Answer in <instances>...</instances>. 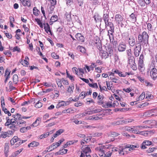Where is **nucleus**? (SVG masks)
Segmentation results:
<instances>
[{
    "label": "nucleus",
    "mask_w": 157,
    "mask_h": 157,
    "mask_svg": "<svg viewBox=\"0 0 157 157\" xmlns=\"http://www.w3.org/2000/svg\"><path fill=\"white\" fill-rule=\"evenodd\" d=\"M149 36L146 31L143 32L141 34L138 35V42L137 43L142 45L143 47L147 46L148 44Z\"/></svg>",
    "instance_id": "nucleus-1"
},
{
    "label": "nucleus",
    "mask_w": 157,
    "mask_h": 157,
    "mask_svg": "<svg viewBox=\"0 0 157 157\" xmlns=\"http://www.w3.org/2000/svg\"><path fill=\"white\" fill-rule=\"evenodd\" d=\"M115 19L118 24L121 27L124 26L123 23L124 21L123 17L121 15L119 14H116L115 16Z\"/></svg>",
    "instance_id": "nucleus-2"
},
{
    "label": "nucleus",
    "mask_w": 157,
    "mask_h": 157,
    "mask_svg": "<svg viewBox=\"0 0 157 157\" xmlns=\"http://www.w3.org/2000/svg\"><path fill=\"white\" fill-rule=\"evenodd\" d=\"M18 140H21V139L17 136H14L10 141L11 145H13L15 143H17L16 144H15L14 147H19L21 144H19V143H20V141H19Z\"/></svg>",
    "instance_id": "nucleus-3"
},
{
    "label": "nucleus",
    "mask_w": 157,
    "mask_h": 157,
    "mask_svg": "<svg viewBox=\"0 0 157 157\" xmlns=\"http://www.w3.org/2000/svg\"><path fill=\"white\" fill-rule=\"evenodd\" d=\"M141 45L137 43H136L135 45V46L133 50V53L134 56L136 57H137L140 55L141 50Z\"/></svg>",
    "instance_id": "nucleus-4"
},
{
    "label": "nucleus",
    "mask_w": 157,
    "mask_h": 157,
    "mask_svg": "<svg viewBox=\"0 0 157 157\" xmlns=\"http://www.w3.org/2000/svg\"><path fill=\"white\" fill-rule=\"evenodd\" d=\"M10 121L11 122V124H14V123L16 124L17 123V125L20 127H22V124H25L26 123L25 121L23 120H21V121H18L15 118L11 119Z\"/></svg>",
    "instance_id": "nucleus-5"
},
{
    "label": "nucleus",
    "mask_w": 157,
    "mask_h": 157,
    "mask_svg": "<svg viewBox=\"0 0 157 157\" xmlns=\"http://www.w3.org/2000/svg\"><path fill=\"white\" fill-rule=\"evenodd\" d=\"M144 58L143 55V54H141L138 63V67L140 69L142 68L144 66Z\"/></svg>",
    "instance_id": "nucleus-6"
},
{
    "label": "nucleus",
    "mask_w": 157,
    "mask_h": 157,
    "mask_svg": "<svg viewBox=\"0 0 157 157\" xmlns=\"http://www.w3.org/2000/svg\"><path fill=\"white\" fill-rule=\"evenodd\" d=\"M151 76L155 80L157 77V69L155 68H153L150 72Z\"/></svg>",
    "instance_id": "nucleus-7"
},
{
    "label": "nucleus",
    "mask_w": 157,
    "mask_h": 157,
    "mask_svg": "<svg viewBox=\"0 0 157 157\" xmlns=\"http://www.w3.org/2000/svg\"><path fill=\"white\" fill-rule=\"evenodd\" d=\"M106 50L110 57H111L113 54V50L111 45L109 44L106 47Z\"/></svg>",
    "instance_id": "nucleus-8"
},
{
    "label": "nucleus",
    "mask_w": 157,
    "mask_h": 157,
    "mask_svg": "<svg viewBox=\"0 0 157 157\" xmlns=\"http://www.w3.org/2000/svg\"><path fill=\"white\" fill-rule=\"evenodd\" d=\"M99 55L102 59H106L108 58L109 56L108 52L102 50L99 51Z\"/></svg>",
    "instance_id": "nucleus-9"
},
{
    "label": "nucleus",
    "mask_w": 157,
    "mask_h": 157,
    "mask_svg": "<svg viewBox=\"0 0 157 157\" xmlns=\"http://www.w3.org/2000/svg\"><path fill=\"white\" fill-rule=\"evenodd\" d=\"M75 36L78 41L81 42H84V41L85 38L82 35L81 33H77Z\"/></svg>",
    "instance_id": "nucleus-10"
},
{
    "label": "nucleus",
    "mask_w": 157,
    "mask_h": 157,
    "mask_svg": "<svg viewBox=\"0 0 157 157\" xmlns=\"http://www.w3.org/2000/svg\"><path fill=\"white\" fill-rule=\"evenodd\" d=\"M128 43L129 45L132 47H133L135 45V40L133 36H130L129 37Z\"/></svg>",
    "instance_id": "nucleus-11"
},
{
    "label": "nucleus",
    "mask_w": 157,
    "mask_h": 157,
    "mask_svg": "<svg viewBox=\"0 0 157 157\" xmlns=\"http://www.w3.org/2000/svg\"><path fill=\"white\" fill-rule=\"evenodd\" d=\"M129 19L131 22L135 23L136 21V16L134 13H132L130 15Z\"/></svg>",
    "instance_id": "nucleus-12"
},
{
    "label": "nucleus",
    "mask_w": 157,
    "mask_h": 157,
    "mask_svg": "<svg viewBox=\"0 0 157 157\" xmlns=\"http://www.w3.org/2000/svg\"><path fill=\"white\" fill-rule=\"evenodd\" d=\"M109 17L108 16H103V20L105 24V27H106L107 26H108L110 23H113L109 21Z\"/></svg>",
    "instance_id": "nucleus-13"
},
{
    "label": "nucleus",
    "mask_w": 157,
    "mask_h": 157,
    "mask_svg": "<svg viewBox=\"0 0 157 157\" xmlns=\"http://www.w3.org/2000/svg\"><path fill=\"white\" fill-rule=\"evenodd\" d=\"M93 17L96 23H98L101 21V18L98 13H95Z\"/></svg>",
    "instance_id": "nucleus-14"
},
{
    "label": "nucleus",
    "mask_w": 157,
    "mask_h": 157,
    "mask_svg": "<svg viewBox=\"0 0 157 157\" xmlns=\"http://www.w3.org/2000/svg\"><path fill=\"white\" fill-rule=\"evenodd\" d=\"M9 143H5L4 149L5 155L6 157H7L8 153L9 151Z\"/></svg>",
    "instance_id": "nucleus-15"
},
{
    "label": "nucleus",
    "mask_w": 157,
    "mask_h": 157,
    "mask_svg": "<svg viewBox=\"0 0 157 157\" xmlns=\"http://www.w3.org/2000/svg\"><path fill=\"white\" fill-rule=\"evenodd\" d=\"M82 152H84L85 154H86L89 152H91V150L90 147H86V145H85L84 146L82 147Z\"/></svg>",
    "instance_id": "nucleus-16"
},
{
    "label": "nucleus",
    "mask_w": 157,
    "mask_h": 157,
    "mask_svg": "<svg viewBox=\"0 0 157 157\" xmlns=\"http://www.w3.org/2000/svg\"><path fill=\"white\" fill-rule=\"evenodd\" d=\"M44 28L45 31L47 33H48V32L51 35H52V33L51 31L50 26L48 23H46V25L44 26Z\"/></svg>",
    "instance_id": "nucleus-17"
},
{
    "label": "nucleus",
    "mask_w": 157,
    "mask_h": 157,
    "mask_svg": "<svg viewBox=\"0 0 157 157\" xmlns=\"http://www.w3.org/2000/svg\"><path fill=\"white\" fill-rule=\"evenodd\" d=\"M126 45L124 44H120L119 45L118 50L119 52H122L126 49Z\"/></svg>",
    "instance_id": "nucleus-18"
},
{
    "label": "nucleus",
    "mask_w": 157,
    "mask_h": 157,
    "mask_svg": "<svg viewBox=\"0 0 157 157\" xmlns=\"http://www.w3.org/2000/svg\"><path fill=\"white\" fill-rule=\"evenodd\" d=\"M12 117L18 121L21 120L22 119L21 115L18 113H17L16 115H13Z\"/></svg>",
    "instance_id": "nucleus-19"
},
{
    "label": "nucleus",
    "mask_w": 157,
    "mask_h": 157,
    "mask_svg": "<svg viewBox=\"0 0 157 157\" xmlns=\"http://www.w3.org/2000/svg\"><path fill=\"white\" fill-rule=\"evenodd\" d=\"M39 145V142L36 141H33L28 145V147H37Z\"/></svg>",
    "instance_id": "nucleus-20"
},
{
    "label": "nucleus",
    "mask_w": 157,
    "mask_h": 157,
    "mask_svg": "<svg viewBox=\"0 0 157 157\" xmlns=\"http://www.w3.org/2000/svg\"><path fill=\"white\" fill-rule=\"evenodd\" d=\"M41 122V119L40 118H38L35 121L33 124L32 126L33 127H36L38 126L40 123Z\"/></svg>",
    "instance_id": "nucleus-21"
},
{
    "label": "nucleus",
    "mask_w": 157,
    "mask_h": 157,
    "mask_svg": "<svg viewBox=\"0 0 157 157\" xmlns=\"http://www.w3.org/2000/svg\"><path fill=\"white\" fill-rule=\"evenodd\" d=\"M128 63L129 64L135 62V59L133 56H131L128 57Z\"/></svg>",
    "instance_id": "nucleus-22"
},
{
    "label": "nucleus",
    "mask_w": 157,
    "mask_h": 157,
    "mask_svg": "<svg viewBox=\"0 0 157 157\" xmlns=\"http://www.w3.org/2000/svg\"><path fill=\"white\" fill-rule=\"evenodd\" d=\"M110 28V29L108 30V33H114V26L113 23H110L109 25H108Z\"/></svg>",
    "instance_id": "nucleus-23"
},
{
    "label": "nucleus",
    "mask_w": 157,
    "mask_h": 157,
    "mask_svg": "<svg viewBox=\"0 0 157 157\" xmlns=\"http://www.w3.org/2000/svg\"><path fill=\"white\" fill-rule=\"evenodd\" d=\"M77 48L78 50H79L82 53H85L86 52V49L84 47L82 46H80V45L78 46H77Z\"/></svg>",
    "instance_id": "nucleus-24"
},
{
    "label": "nucleus",
    "mask_w": 157,
    "mask_h": 157,
    "mask_svg": "<svg viewBox=\"0 0 157 157\" xmlns=\"http://www.w3.org/2000/svg\"><path fill=\"white\" fill-rule=\"evenodd\" d=\"M31 129L30 126H27L26 127H24L21 128L20 131L21 132L24 133L26 132L27 131Z\"/></svg>",
    "instance_id": "nucleus-25"
},
{
    "label": "nucleus",
    "mask_w": 157,
    "mask_h": 157,
    "mask_svg": "<svg viewBox=\"0 0 157 157\" xmlns=\"http://www.w3.org/2000/svg\"><path fill=\"white\" fill-rule=\"evenodd\" d=\"M98 99L99 101L98 102V103L101 105L103 104L104 101L102 100L103 99L102 95H99L98 97Z\"/></svg>",
    "instance_id": "nucleus-26"
},
{
    "label": "nucleus",
    "mask_w": 157,
    "mask_h": 157,
    "mask_svg": "<svg viewBox=\"0 0 157 157\" xmlns=\"http://www.w3.org/2000/svg\"><path fill=\"white\" fill-rule=\"evenodd\" d=\"M58 19V17L56 15H54L51 17L50 20L51 22H54L57 21Z\"/></svg>",
    "instance_id": "nucleus-27"
},
{
    "label": "nucleus",
    "mask_w": 157,
    "mask_h": 157,
    "mask_svg": "<svg viewBox=\"0 0 157 157\" xmlns=\"http://www.w3.org/2000/svg\"><path fill=\"white\" fill-rule=\"evenodd\" d=\"M9 133L8 132H2L0 135L1 137L5 138L7 136H9Z\"/></svg>",
    "instance_id": "nucleus-28"
},
{
    "label": "nucleus",
    "mask_w": 157,
    "mask_h": 157,
    "mask_svg": "<svg viewBox=\"0 0 157 157\" xmlns=\"http://www.w3.org/2000/svg\"><path fill=\"white\" fill-rule=\"evenodd\" d=\"M33 11L34 15L36 16H38L39 13L40 12V11L37 9L36 7H35L33 8Z\"/></svg>",
    "instance_id": "nucleus-29"
},
{
    "label": "nucleus",
    "mask_w": 157,
    "mask_h": 157,
    "mask_svg": "<svg viewBox=\"0 0 157 157\" xmlns=\"http://www.w3.org/2000/svg\"><path fill=\"white\" fill-rule=\"evenodd\" d=\"M94 45L99 51H101L102 49V45L101 42L98 43L97 44Z\"/></svg>",
    "instance_id": "nucleus-30"
},
{
    "label": "nucleus",
    "mask_w": 157,
    "mask_h": 157,
    "mask_svg": "<svg viewBox=\"0 0 157 157\" xmlns=\"http://www.w3.org/2000/svg\"><path fill=\"white\" fill-rule=\"evenodd\" d=\"M57 144H59L58 142L53 144H52L51 145V148H52V149H51L50 151H52L59 147V146Z\"/></svg>",
    "instance_id": "nucleus-31"
},
{
    "label": "nucleus",
    "mask_w": 157,
    "mask_h": 157,
    "mask_svg": "<svg viewBox=\"0 0 157 157\" xmlns=\"http://www.w3.org/2000/svg\"><path fill=\"white\" fill-rule=\"evenodd\" d=\"M23 5L24 6H30L31 5L30 0H25Z\"/></svg>",
    "instance_id": "nucleus-32"
},
{
    "label": "nucleus",
    "mask_w": 157,
    "mask_h": 157,
    "mask_svg": "<svg viewBox=\"0 0 157 157\" xmlns=\"http://www.w3.org/2000/svg\"><path fill=\"white\" fill-rule=\"evenodd\" d=\"M13 82L16 84L18 81V75L17 74H14L13 76Z\"/></svg>",
    "instance_id": "nucleus-33"
},
{
    "label": "nucleus",
    "mask_w": 157,
    "mask_h": 157,
    "mask_svg": "<svg viewBox=\"0 0 157 157\" xmlns=\"http://www.w3.org/2000/svg\"><path fill=\"white\" fill-rule=\"evenodd\" d=\"M74 89V85L73 84H72L71 85L69 86L67 90L68 92L70 93H72L73 92V90Z\"/></svg>",
    "instance_id": "nucleus-34"
},
{
    "label": "nucleus",
    "mask_w": 157,
    "mask_h": 157,
    "mask_svg": "<svg viewBox=\"0 0 157 157\" xmlns=\"http://www.w3.org/2000/svg\"><path fill=\"white\" fill-rule=\"evenodd\" d=\"M73 111L74 110L71 109V108H70L67 109L63 110L62 111V113H72L71 112Z\"/></svg>",
    "instance_id": "nucleus-35"
},
{
    "label": "nucleus",
    "mask_w": 157,
    "mask_h": 157,
    "mask_svg": "<svg viewBox=\"0 0 157 157\" xmlns=\"http://www.w3.org/2000/svg\"><path fill=\"white\" fill-rule=\"evenodd\" d=\"M142 143L147 146H149L152 144V142L148 140H146L144 141Z\"/></svg>",
    "instance_id": "nucleus-36"
},
{
    "label": "nucleus",
    "mask_w": 157,
    "mask_h": 157,
    "mask_svg": "<svg viewBox=\"0 0 157 157\" xmlns=\"http://www.w3.org/2000/svg\"><path fill=\"white\" fill-rule=\"evenodd\" d=\"M65 18L66 19L67 21H70L71 19V16L70 14L67 13H66L65 14Z\"/></svg>",
    "instance_id": "nucleus-37"
},
{
    "label": "nucleus",
    "mask_w": 157,
    "mask_h": 157,
    "mask_svg": "<svg viewBox=\"0 0 157 157\" xmlns=\"http://www.w3.org/2000/svg\"><path fill=\"white\" fill-rule=\"evenodd\" d=\"M145 97V92H143L140 95V96L138 98V99H139L138 100H137L138 101H139L140 100H143Z\"/></svg>",
    "instance_id": "nucleus-38"
},
{
    "label": "nucleus",
    "mask_w": 157,
    "mask_h": 157,
    "mask_svg": "<svg viewBox=\"0 0 157 157\" xmlns=\"http://www.w3.org/2000/svg\"><path fill=\"white\" fill-rule=\"evenodd\" d=\"M57 84L59 87H60V88L63 87L64 88V86H63L62 84V82L60 79H58V81H56Z\"/></svg>",
    "instance_id": "nucleus-39"
},
{
    "label": "nucleus",
    "mask_w": 157,
    "mask_h": 157,
    "mask_svg": "<svg viewBox=\"0 0 157 157\" xmlns=\"http://www.w3.org/2000/svg\"><path fill=\"white\" fill-rule=\"evenodd\" d=\"M51 56L52 57L55 59H58L59 58V56L57 55L56 53L55 52L52 53L51 54Z\"/></svg>",
    "instance_id": "nucleus-40"
},
{
    "label": "nucleus",
    "mask_w": 157,
    "mask_h": 157,
    "mask_svg": "<svg viewBox=\"0 0 157 157\" xmlns=\"http://www.w3.org/2000/svg\"><path fill=\"white\" fill-rule=\"evenodd\" d=\"M53 90V89H47L45 91H43L42 92H39L38 93V95L40 94V95H42V93H47L48 92H50L51 91H52Z\"/></svg>",
    "instance_id": "nucleus-41"
},
{
    "label": "nucleus",
    "mask_w": 157,
    "mask_h": 157,
    "mask_svg": "<svg viewBox=\"0 0 157 157\" xmlns=\"http://www.w3.org/2000/svg\"><path fill=\"white\" fill-rule=\"evenodd\" d=\"M129 65H131V68L133 70H136L137 69V67L135 62Z\"/></svg>",
    "instance_id": "nucleus-42"
},
{
    "label": "nucleus",
    "mask_w": 157,
    "mask_h": 157,
    "mask_svg": "<svg viewBox=\"0 0 157 157\" xmlns=\"http://www.w3.org/2000/svg\"><path fill=\"white\" fill-rule=\"evenodd\" d=\"M119 134L114 132H110V136L111 137H114L118 136Z\"/></svg>",
    "instance_id": "nucleus-43"
},
{
    "label": "nucleus",
    "mask_w": 157,
    "mask_h": 157,
    "mask_svg": "<svg viewBox=\"0 0 157 157\" xmlns=\"http://www.w3.org/2000/svg\"><path fill=\"white\" fill-rule=\"evenodd\" d=\"M137 2L141 6H145L144 2L143 0H138Z\"/></svg>",
    "instance_id": "nucleus-44"
},
{
    "label": "nucleus",
    "mask_w": 157,
    "mask_h": 157,
    "mask_svg": "<svg viewBox=\"0 0 157 157\" xmlns=\"http://www.w3.org/2000/svg\"><path fill=\"white\" fill-rule=\"evenodd\" d=\"M42 106V104L39 101H38L35 105V106L37 108H40Z\"/></svg>",
    "instance_id": "nucleus-45"
},
{
    "label": "nucleus",
    "mask_w": 157,
    "mask_h": 157,
    "mask_svg": "<svg viewBox=\"0 0 157 157\" xmlns=\"http://www.w3.org/2000/svg\"><path fill=\"white\" fill-rule=\"evenodd\" d=\"M92 1L93 3V5L98 6L100 4V3L98 0H90Z\"/></svg>",
    "instance_id": "nucleus-46"
},
{
    "label": "nucleus",
    "mask_w": 157,
    "mask_h": 157,
    "mask_svg": "<svg viewBox=\"0 0 157 157\" xmlns=\"http://www.w3.org/2000/svg\"><path fill=\"white\" fill-rule=\"evenodd\" d=\"M99 87L100 88L101 91H102L103 90H107V89L105 86H103V87H101V86L99 83L98 84Z\"/></svg>",
    "instance_id": "nucleus-47"
},
{
    "label": "nucleus",
    "mask_w": 157,
    "mask_h": 157,
    "mask_svg": "<svg viewBox=\"0 0 157 157\" xmlns=\"http://www.w3.org/2000/svg\"><path fill=\"white\" fill-rule=\"evenodd\" d=\"M122 122V121L121 120L117 121H114V124L116 125H118L119 124H123Z\"/></svg>",
    "instance_id": "nucleus-48"
},
{
    "label": "nucleus",
    "mask_w": 157,
    "mask_h": 157,
    "mask_svg": "<svg viewBox=\"0 0 157 157\" xmlns=\"http://www.w3.org/2000/svg\"><path fill=\"white\" fill-rule=\"evenodd\" d=\"M86 95H87V94H86L85 92L83 91L79 94L78 98H79V97H81L84 96L82 98L83 99Z\"/></svg>",
    "instance_id": "nucleus-49"
},
{
    "label": "nucleus",
    "mask_w": 157,
    "mask_h": 157,
    "mask_svg": "<svg viewBox=\"0 0 157 157\" xmlns=\"http://www.w3.org/2000/svg\"><path fill=\"white\" fill-rule=\"evenodd\" d=\"M155 149V147L150 148L146 150V152L147 153L152 152Z\"/></svg>",
    "instance_id": "nucleus-50"
},
{
    "label": "nucleus",
    "mask_w": 157,
    "mask_h": 157,
    "mask_svg": "<svg viewBox=\"0 0 157 157\" xmlns=\"http://www.w3.org/2000/svg\"><path fill=\"white\" fill-rule=\"evenodd\" d=\"M66 105V103L65 101H62V102H59L58 104V105H57L56 107H58H58H59L62 106H65Z\"/></svg>",
    "instance_id": "nucleus-51"
},
{
    "label": "nucleus",
    "mask_w": 157,
    "mask_h": 157,
    "mask_svg": "<svg viewBox=\"0 0 157 157\" xmlns=\"http://www.w3.org/2000/svg\"><path fill=\"white\" fill-rule=\"evenodd\" d=\"M17 51L18 52H20L21 51V49L18 46H16L13 49V52H15Z\"/></svg>",
    "instance_id": "nucleus-52"
},
{
    "label": "nucleus",
    "mask_w": 157,
    "mask_h": 157,
    "mask_svg": "<svg viewBox=\"0 0 157 157\" xmlns=\"http://www.w3.org/2000/svg\"><path fill=\"white\" fill-rule=\"evenodd\" d=\"M102 134L101 133L96 132L92 134L93 137H99L101 136Z\"/></svg>",
    "instance_id": "nucleus-53"
},
{
    "label": "nucleus",
    "mask_w": 157,
    "mask_h": 157,
    "mask_svg": "<svg viewBox=\"0 0 157 157\" xmlns=\"http://www.w3.org/2000/svg\"><path fill=\"white\" fill-rule=\"evenodd\" d=\"M124 149V148H122L121 150L119 149L118 152L120 155H124V153L123 151Z\"/></svg>",
    "instance_id": "nucleus-54"
},
{
    "label": "nucleus",
    "mask_w": 157,
    "mask_h": 157,
    "mask_svg": "<svg viewBox=\"0 0 157 157\" xmlns=\"http://www.w3.org/2000/svg\"><path fill=\"white\" fill-rule=\"evenodd\" d=\"M114 59L115 62H117L119 60V57L117 54H115L114 55Z\"/></svg>",
    "instance_id": "nucleus-55"
},
{
    "label": "nucleus",
    "mask_w": 157,
    "mask_h": 157,
    "mask_svg": "<svg viewBox=\"0 0 157 157\" xmlns=\"http://www.w3.org/2000/svg\"><path fill=\"white\" fill-rule=\"evenodd\" d=\"M9 127L11 129H13L14 130H16L17 129L16 125L14 124H11L10 125V126Z\"/></svg>",
    "instance_id": "nucleus-56"
},
{
    "label": "nucleus",
    "mask_w": 157,
    "mask_h": 157,
    "mask_svg": "<svg viewBox=\"0 0 157 157\" xmlns=\"http://www.w3.org/2000/svg\"><path fill=\"white\" fill-rule=\"evenodd\" d=\"M89 119L91 120H98L99 119V118L98 117H94V116L90 117L89 118Z\"/></svg>",
    "instance_id": "nucleus-57"
},
{
    "label": "nucleus",
    "mask_w": 157,
    "mask_h": 157,
    "mask_svg": "<svg viewBox=\"0 0 157 157\" xmlns=\"http://www.w3.org/2000/svg\"><path fill=\"white\" fill-rule=\"evenodd\" d=\"M139 147V146L138 145H131L130 148H131V149H132V150H134L135 148H138Z\"/></svg>",
    "instance_id": "nucleus-58"
},
{
    "label": "nucleus",
    "mask_w": 157,
    "mask_h": 157,
    "mask_svg": "<svg viewBox=\"0 0 157 157\" xmlns=\"http://www.w3.org/2000/svg\"><path fill=\"white\" fill-rule=\"evenodd\" d=\"M109 12L107 10H105L104 11L103 16H109Z\"/></svg>",
    "instance_id": "nucleus-59"
},
{
    "label": "nucleus",
    "mask_w": 157,
    "mask_h": 157,
    "mask_svg": "<svg viewBox=\"0 0 157 157\" xmlns=\"http://www.w3.org/2000/svg\"><path fill=\"white\" fill-rule=\"evenodd\" d=\"M122 121V123L123 124H127L129 122H131L132 121L131 119H126L125 120H123Z\"/></svg>",
    "instance_id": "nucleus-60"
},
{
    "label": "nucleus",
    "mask_w": 157,
    "mask_h": 157,
    "mask_svg": "<svg viewBox=\"0 0 157 157\" xmlns=\"http://www.w3.org/2000/svg\"><path fill=\"white\" fill-rule=\"evenodd\" d=\"M128 57L131 56H132V53L131 52V49H129L126 51Z\"/></svg>",
    "instance_id": "nucleus-61"
},
{
    "label": "nucleus",
    "mask_w": 157,
    "mask_h": 157,
    "mask_svg": "<svg viewBox=\"0 0 157 157\" xmlns=\"http://www.w3.org/2000/svg\"><path fill=\"white\" fill-rule=\"evenodd\" d=\"M103 148V147L101 146L96 147L95 148V150L97 151H98L99 152H100L101 151H102V150Z\"/></svg>",
    "instance_id": "nucleus-62"
},
{
    "label": "nucleus",
    "mask_w": 157,
    "mask_h": 157,
    "mask_svg": "<svg viewBox=\"0 0 157 157\" xmlns=\"http://www.w3.org/2000/svg\"><path fill=\"white\" fill-rule=\"evenodd\" d=\"M147 29L151 31L152 29V25L150 23H148L147 25Z\"/></svg>",
    "instance_id": "nucleus-63"
},
{
    "label": "nucleus",
    "mask_w": 157,
    "mask_h": 157,
    "mask_svg": "<svg viewBox=\"0 0 157 157\" xmlns=\"http://www.w3.org/2000/svg\"><path fill=\"white\" fill-rule=\"evenodd\" d=\"M112 154V152H110L109 151V153H106V154H105V156L103 157H109L111 156Z\"/></svg>",
    "instance_id": "nucleus-64"
}]
</instances>
